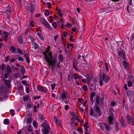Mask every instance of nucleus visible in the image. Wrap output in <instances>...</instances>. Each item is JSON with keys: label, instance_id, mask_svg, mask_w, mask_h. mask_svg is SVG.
<instances>
[{"label": "nucleus", "instance_id": "obj_1", "mask_svg": "<svg viewBox=\"0 0 134 134\" xmlns=\"http://www.w3.org/2000/svg\"><path fill=\"white\" fill-rule=\"evenodd\" d=\"M50 46L48 47L46 51L42 53L44 57V60L49 65H50L51 68L52 69V67L54 66L56 63L57 59L55 58L52 59V52L49 51V48Z\"/></svg>", "mask_w": 134, "mask_h": 134}, {"label": "nucleus", "instance_id": "obj_2", "mask_svg": "<svg viewBox=\"0 0 134 134\" xmlns=\"http://www.w3.org/2000/svg\"><path fill=\"white\" fill-rule=\"evenodd\" d=\"M96 98L95 105L93 107L94 108L95 107V112L97 113L98 115L99 116L101 115L102 114V112L101 111L99 107L98 106L99 105L100 103L99 97L98 95L96 96Z\"/></svg>", "mask_w": 134, "mask_h": 134}, {"label": "nucleus", "instance_id": "obj_3", "mask_svg": "<svg viewBox=\"0 0 134 134\" xmlns=\"http://www.w3.org/2000/svg\"><path fill=\"white\" fill-rule=\"evenodd\" d=\"M121 50L119 51V49H117V50L118 51V54L119 56L123 58V59H126V57L125 51L124 50H121V48H120Z\"/></svg>", "mask_w": 134, "mask_h": 134}, {"label": "nucleus", "instance_id": "obj_4", "mask_svg": "<svg viewBox=\"0 0 134 134\" xmlns=\"http://www.w3.org/2000/svg\"><path fill=\"white\" fill-rule=\"evenodd\" d=\"M41 23L44 25H45L48 29L50 30H52V27L49 24L46 20L44 18H42L41 19Z\"/></svg>", "mask_w": 134, "mask_h": 134}, {"label": "nucleus", "instance_id": "obj_5", "mask_svg": "<svg viewBox=\"0 0 134 134\" xmlns=\"http://www.w3.org/2000/svg\"><path fill=\"white\" fill-rule=\"evenodd\" d=\"M101 79L105 83H108L110 80L109 77L105 73H103Z\"/></svg>", "mask_w": 134, "mask_h": 134}, {"label": "nucleus", "instance_id": "obj_6", "mask_svg": "<svg viewBox=\"0 0 134 134\" xmlns=\"http://www.w3.org/2000/svg\"><path fill=\"white\" fill-rule=\"evenodd\" d=\"M27 9L32 13L35 9V8L33 4H30L26 5Z\"/></svg>", "mask_w": 134, "mask_h": 134}, {"label": "nucleus", "instance_id": "obj_7", "mask_svg": "<svg viewBox=\"0 0 134 134\" xmlns=\"http://www.w3.org/2000/svg\"><path fill=\"white\" fill-rule=\"evenodd\" d=\"M93 78V76L92 74H88L86 77L87 81L89 84L91 83V81L92 80Z\"/></svg>", "mask_w": 134, "mask_h": 134}, {"label": "nucleus", "instance_id": "obj_8", "mask_svg": "<svg viewBox=\"0 0 134 134\" xmlns=\"http://www.w3.org/2000/svg\"><path fill=\"white\" fill-rule=\"evenodd\" d=\"M126 120L127 122L129 124H132V125H133L134 124L133 123V119L131 118V117L128 115H127L126 116Z\"/></svg>", "mask_w": 134, "mask_h": 134}, {"label": "nucleus", "instance_id": "obj_9", "mask_svg": "<svg viewBox=\"0 0 134 134\" xmlns=\"http://www.w3.org/2000/svg\"><path fill=\"white\" fill-rule=\"evenodd\" d=\"M110 115H109L108 118V119L109 121V124H113V122H112V121L114 120V114L113 113H111L110 114Z\"/></svg>", "mask_w": 134, "mask_h": 134}, {"label": "nucleus", "instance_id": "obj_10", "mask_svg": "<svg viewBox=\"0 0 134 134\" xmlns=\"http://www.w3.org/2000/svg\"><path fill=\"white\" fill-rule=\"evenodd\" d=\"M41 126L44 128H48L50 129V127L48 124L47 121L46 120L44 121V122L42 124Z\"/></svg>", "mask_w": 134, "mask_h": 134}, {"label": "nucleus", "instance_id": "obj_11", "mask_svg": "<svg viewBox=\"0 0 134 134\" xmlns=\"http://www.w3.org/2000/svg\"><path fill=\"white\" fill-rule=\"evenodd\" d=\"M96 92H94L92 93L90 95V101L91 103V105H92L94 101V99H93L94 97L95 96Z\"/></svg>", "mask_w": 134, "mask_h": 134}, {"label": "nucleus", "instance_id": "obj_12", "mask_svg": "<svg viewBox=\"0 0 134 134\" xmlns=\"http://www.w3.org/2000/svg\"><path fill=\"white\" fill-rule=\"evenodd\" d=\"M3 81L5 82L4 84L7 88H10L11 87L10 83L11 81L10 80H7L3 79Z\"/></svg>", "mask_w": 134, "mask_h": 134}, {"label": "nucleus", "instance_id": "obj_13", "mask_svg": "<svg viewBox=\"0 0 134 134\" xmlns=\"http://www.w3.org/2000/svg\"><path fill=\"white\" fill-rule=\"evenodd\" d=\"M37 90L43 93H45L47 92L46 90L41 86H39L37 87Z\"/></svg>", "mask_w": 134, "mask_h": 134}, {"label": "nucleus", "instance_id": "obj_14", "mask_svg": "<svg viewBox=\"0 0 134 134\" xmlns=\"http://www.w3.org/2000/svg\"><path fill=\"white\" fill-rule=\"evenodd\" d=\"M133 93V92L132 90H129L126 92L127 95L129 98L132 97Z\"/></svg>", "mask_w": 134, "mask_h": 134}, {"label": "nucleus", "instance_id": "obj_15", "mask_svg": "<svg viewBox=\"0 0 134 134\" xmlns=\"http://www.w3.org/2000/svg\"><path fill=\"white\" fill-rule=\"evenodd\" d=\"M120 124L121 126L124 127L126 126V125L125 123V118L123 117H121L120 120Z\"/></svg>", "mask_w": 134, "mask_h": 134}, {"label": "nucleus", "instance_id": "obj_16", "mask_svg": "<svg viewBox=\"0 0 134 134\" xmlns=\"http://www.w3.org/2000/svg\"><path fill=\"white\" fill-rule=\"evenodd\" d=\"M51 130L48 128H44L42 129L43 134H49V130Z\"/></svg>", "mask_w": 134, "mask_h": 134}, {"label": "nucleus", "instance_id": "obj_17", "mask_svg": "<svg viewBox=\"0 0 134 134\" xmlns=\"http://www.w3.org/2000/svg\"><path fill=\"white\" fill-rule=\"evenodd\" d=\"M79 62H75L74 61L73 62V68H74V69L76 71H80L79 69H77L76 67V66H78V64L79 63Z\"/></svg>", "mask_w": 134, "mask_h": 134}, {"label": "nucleus", "instance_id": "obj_18", "mask_svg": "<svg viewBox=\"0 0 134 134\" xmlns=\"http://www.w3.org/2000/svg\"><path fill=\"white\" fill-rule=\"evenodd\" d=\"M123 65L125 69L126 70L129 66V64L126 61L124 60L123 62Z\"/></svg>", "mask_w": 134, "mask_h": 134}, {"label": "nucleus", "instance_id": "obj_19", "mask_svg": "<svg viewBox=\"0 0 134 134\" xmlns=\"http://www.w3.org/2000/svg\"><path fill=\"white\" fill-rule=\"evenodd\" d=\"M54 121L58 126H61L60 121L58 120V119L55 117L54 118Z\"/></svg>", "mask_w": 134, "mask_h": 134}, {"label": "nucleus", "instance_id": "obj_20", "mask_svg": "<svg viewBox=\"0 0 134 134\" xmlns=\"http://www.w3.org/2000/svg\"><path fill=\"white\" fill-rule=\"evenodd\" d=\"M5 11L6 13H11V7L8 5L5 8Z\"/></svg>", "mask_w": 134, "mask_h": 134}, {"label": "nucleus", "instance_id": "obj_21", "mask_svg": "<svg viewBox=\"0 0 134 134\" xmlns=\"http://www.w3.org/2000/svg\"><path fill=\"white\" fill-rule=\"evenodd\" d=\"M18 41V42L19 44H22L23 43V40L22 36H19Z\"/></svg>", "mask_w": 134, "mask_h": 134}, {"label": "nucleus", "instance_id": "obj_22", "mask_svg": "<svg viewBox=\"0 0 134 134\" xmlns=\"http://www.w3.org/2000/svg\"><path fill=\"white\" fill-rule=\"evenodd\" d=\"M32 44L34 49H36L39 47L38 44L35 42H32Z\"/></svg>", "mask_w": 134, "mask_h": 134}, {"label": "nucleus", "instance_id": "obj_23", "mask_svg": "<svg viewBox=\"0 0 134 134\" xmlns=\"http://www.w3.org/2000/svg\"><path fill=\"white\" fill-rule=\"evenodd\" d=\"M104 124V126L106 131H110V127L108 124L107 123L105 122Z\"/></svg>", "mask_w": 134, "mask_h": 134}, {"label": "nucleus", "instance_id": "obj_24", "mask_svg": "<svg viewBox=\"0 0 134 134\" xmlns=\"http://www.w3.org/2000/svg\"><path fill=\"white\" fill-rule=\"evenodd\" d=\"M7 72L9 73H11L12 72V70L10 69V66L7 65L6 66Z\"/></svg>", "mask_w": 134, "mask_h": 134}, {"label": "nucleus", "instance_id": "obj_25", "mask_svg": "<svg viewBox=\"0 0 134 134\" xmlns=\"http://www.w3.org/2000/svg\"><path fill=\"white\" fill-rule=\"evenodd\" d=\"M67 94L64 91H63V93L62 94V99L66 98L67 97Z\"/></svg>", "mask_w": 134, "mask_h": 134}, {"label": "nucleus", "instance_id": "obj_26", "mask_svg": "<svg viewBox=\"0 0 134 134\" xmlns=\"http://www.w3.org/2000/svg\"><path fill=\"white\" fill-rule=\"evenodd\" d=\"M129 80L132 81L133 82H134V77L132 75L130 74L129 75Z\"/></svg>", "mask_w": 134, "mask_h": 134}, {"label": "nucleus", "instance_id": "obj_27", "mask_svg": "<svg viewBox=\"0 0 134 134\" xmlns=\"http://www.w3.org/2000/svg\"><path fill=\"white\" fill-rule=\"evenodd\" d=\"M24 56L26 58V61L27 63H30L29 58V57L28 56L27 54H24Z\"/></svg>", "mask_w": 134, "mask_h": 134}, {"label": "nucleus", "instance_id": "obj_28", "mask_svg": "<svg viewBox=\"0 0 134 134\" xmlns=\"http://www.w3.org/2000/svg\"><path fill=\"white\" fill-rule=\"evenodd\" d=\"M115 130L116 131H118L119 130V128L118 126V123L116 121L115 122Z\"/></svg>", "mask_w": 134, "mask_h": 134}, {"label": "nucleus", "instance_id": "obj_29", "mask_svg": "<svg viewBox=\"0 0 134 134\" xmlns=\"http://www.w3.org/2000/svg\"><path fill=\"white\" fill-rule=\"evenodd\" d=\"M29 96L27 95L23 97V100L24 102H26L29 99Z\"/></svg>", "mask_w": 134, "mask_h": 134}, {"label": "nucleus", "instance_id": "obj_30", "mask_svg": "<svg viewBox=\"0 0 134 134\" xmlns=\"http://www.w3.org/2000/svg\"><path fill=\"white\" fill-rule=\"evenodd\" d=\"M32 120V118H28L26 119V122L27 124H30L31 123Z\"/></svg>", "mask_w": 134, "mask_h": 134}, {"label": "nucleus", "instance_id": "obj_31", "mask_svg": "<svg viewBox=\"0 0 134 134\" xmlns=\"http://www.w3.org/2000/svg\"><path fill=\"white\" fill-rule=\"evenodd\" d=\"M63 59L64 58L63 55L62 54H60L59 55V61L63 62Z\"/></svg>", "mask_w": 134, "mask_h": 134}, {"label": "nucleus", "instance_id": "obj_32", "mask_svg": "<svg viewBox=\"0 0 134 134\" xmlns=\"http://www.w3.org/2000/svg\"><path fill=\"white\" fill-rule=\"evenodd\" d=\"M3 35L4 37L5 38H8V36L9 35V33L7 31H4L3 32Z\"/></svg>", "mask_w": 134, "mask_h": 134}, {"label": "nucleus", "instance_id": "obj_33", "mask_svg": "<svg viewBox=\"0 0 134 134\" xmlns=\"http://www.w3.org/2000/svg\"><path fill=\"white\" fill-rule=\"evenodd\" d=\"M38 116L39 119L42 120H44V119H45L44 116L41 114H39L38 115Z\"/></svg>", "mask_w": 134, "mask_h": 134}, {"label": "nucleus", "instance_id": "obj_34", "mask_svg": "<svg viewBox=\"0 0 134 134\" xmlns=\"http://www.w3.org/2000/svg\"><path fill=\"white\" fill-rule=\"evenodd\" d=\"M4 124L5 125H8L9 123V121L8 119H6L4 120Z\"/></svg>", "mask_w": 134, "mask_h": 134}, {"label": "nucleus", "instance_id": "obj_35", "mask_svg": "<svg viewBox=\"0 0 134 134\" xmlns=\"http://www.w3.org/2000/svg\"><path fill=\"white\" fill-rule=\"evenodd\" d=\"M37 36L39 37L42 41L44 40L43 37L41 33H38L37 34Z\"/></svg>", "mask_w": 134, "mask_h": 134}, {"label": "nucleus", "instance_id": "obj_36", "mask_svg": "<svg viewBox=\"0 0 134 134\" xmlns=\"http://www.w3.org/2000/svg\"><path fill=\"white\" fill-rule=\"evenodd\" d=\"M66 55L67 58H68V60H70L71 59L72 55L70 53L68 54H66Z\"/></svg>", "mask_w": 134, "mask_h": 134}, {"label": "nucleus", "instance_id": "obj_37", "mask_svg": "<svg viewBox=\"0 0 134 134\" xmlns=\"http://www.w3.org/2000/svg\"><path fill=\"white\" fill-rule=\"evenodd\" d=\"M93 109L92 107H91L90 109V114L91 116H92L93 115Z\"/></svg>", "mask_w": 134, "mask_h": 134}, {"label": "nucleus", "instance_id": "obj_38", "mask_svg": "<svg viewBox=\"0 0 134 134\" xmlns=\"http://www.w3.org/2000/svg\"><path fill=\"white\" fill-rule=\"evenodd\" d=\"M82 89L83 91H86L88 90L87 86L86 85H84L82 87Z\"/></svg>", "mask_w": 134, "mask_h": 134}, {"label": "nucleus", "instance_id": "obj_39", "mask_svg": "<svg viewBox=\"0 0 134 134\" xmlns=\"http://www.w3.org/2000/svg\"><path fill=\"white\" fill-rule=\"evenodd\" d=\"M50 12L48 10L46 9L45 10V12L44 13V15L46 16H47L49 15Z\"/></svg>", "mask_w": 134, "mask_h": 134}, {"label": "nucleus", "instance_id": "obj_40", "mask_svg": "<svg viewBox=\"0 0 134 134\" xmlns=\"http://www.w3.org/2000/svg\"><path fill=\"white\" fill-rule=\"evenodd\" d=\"M127 85L129 87H131L132 85V81L129 80V81L127 82Z\"/></svg>", "mask_w": 134, "mask_h": 134}, {"label": "nucleus", "instance_id": "obj_41", "mask_svg": "<svg viewBox=\"0 0 134 134\" xmlns=\"http://www.w3.org/2000/svg\"><path fill=\"white\" fill-rule=\"evenodd\" d=\"M22 84L25 85L26 86H29V84L27 83L26 81L25 80L23 81L22 82Z\"/></svg>", "mask_w": 134, "mask_h": 134}, {"label": "nucleus", "instance_id": "obj_42", "mask_svg": "<svg viewBox=\"0 0 134 134\" xmlns=\"http://www.w3.org/2000/svg\"><path fill=\"white\" fill-rule=\"evenodd\" d=\"M58 14L61 17H62L63 16V15L62 13V10L60 9H59L58 11Z\"/></svg>", "mask_w": 134, "mask_h": 134}, {"label": "nucleus", "instance_id": "obj_43", "mask_svg": "<svg viewBox=\"0 0 134 134\" xmlns=\"http://www.w3.org/2000/svg\"><path fill=\"white\" fill-rule=\"evenodd\" d=\"M33 106V104L29 103L28 104L26 105V107L27 109H29L31 107Z\"/></svg>", "mask_w": 134, "mask_h": 134}, {"label": "nucleus", "instance_id": "obj_44", "mask_svg": "<svg viewBox=\"0 0 134 134\" xmlns=\"http://www.w3.org/2000/svg\"><path fill=\"white\" fill-rule=\"evenodd\" d=\"M18 60L20 61H23L24 60V58L21 57H20L19 55H18Z\"/></svg>", "mask_w": 134, "mask_h": 134}, {"label": "nucleus", "instance_id": "obj_45", "mask_svg": "<svg viewBox=\"0 0 134 134\" xmlns=\"http://www.w3.org/2000/svg\"><path fill=\"white\" fill-rule=\"evenodd\" d=\"M10 58L9 55L7 56L5 58V60L6 62H8L9 61V58Z\"/></svg>", "mask_w": 134, "mask_h": 134}, {"label": "nucleus", "instance_id": "obj_46", "mask_svg": "<svg viewBox=\"0 0 134 134\" xmlns=\"http://www.w3.org/2000/svg\"><path fill=\"white\" fill-rule=\"evenodd\" d=\"M104 64L105 65V69L107 71H108L109 69L108 65L107 63L106 62Z\"/></svg>", "mask_w": 134, "mask_h": 134}, {"label": "nucleus", "instance_id": "obj_47", "mask_svg": "<svg viewBox=\"0 0 134 134\" xmlns=\"http://www.w3.org/2000/svg\"><path fill=\"white\" fill-rule=\"evenodd\" d=\"M20 76L19 74V73H16L14 74V77L15 78H17Z\"/></svg>", "mask_w": 134, "mask_h": 134}, {"label": "nucleus", "instance_id": "obj_48", "mask_svg": "<svg viewBox=\"0 0 134 134\" xmlns=\"http://www.w3.org/2000/svg\"><path fill=\"white\" fill-rule=\"evenodd\" d=\"M10 49L12 52H15V48L13 46H11Z\"/></svg>", "mask_w": 134, "mask_h": 134}, {"label": "nucleus", "instance_id": "obj_49", "mask_svg": "<svg viewBox=\"0 0 134 134\" xmlns=\"http://www.w3.org/2000/svg\"><path fill=\"white\" fill-rule=\"evenodd\" d=\"M88 124V122H86L85 123V124H84V127H85V128L86 129H88L89 127L87 126V125Z\"/></svg>", "mask_w": 134, "mask_h": 134}, {"label": "nucleus", "instance_id": "obj_50", "mask_svg": "<svg viewBox=\"0 0 134 134\" xmlns=\"http://www.w3.org/2000/svg\"><path fill=\"white\" fill-rule=\"evenodd\" d=\"M100 102L101 104H104V97H102L100 98Z\"/></svg>", "mask_w": 134, "mask_h": 134}, {"label": "nucleus", "instance_id": "obj_51", "mask_svg": "<svg viewBox=\"0 0 134 134\" xmlns=\"http://www.w3.org/2000/svg\"><path fill=\"white\" fill-rule=\"evenodd\" d=\"M18 53L20 54H23V51L22 50L20 49L19 48H18Z\"/></svg>", "mask_w": 134, "mask_h": 134}, {"label": "nucleus", "instance_id": "obj_52", "mask_svg": "<svg viewBox=\"0 0 134 134\" xmlns=\"http://www.w3.org/2000/svg\"><path fill=\"white\" fill-rule=\"evenodd\" d=\"M33 125L34 127L36 128L37 127V123L36 121H33Z\"/></svg>", "mask_w": 134, "mask_h": 134}, {"label": "nucleus", "instance_id": "obj_53", "mask_svg": "<svg viewBox=\"0 0 134 134\" xmlns=\"http://www.w3.org/2000/svg\"><path fill=\"white\" fill-rule=\"evenodd\" d=\"M30 31V28L29 27L27 29L25 34L24 35L25 36H27V32L28 31Z\"/></svg>", "mask_w": 134, "mask_h": 134}, {"label": "nucleus", "instance_id": "obj_54", "mask_svg": "<svg viewBox=\"0 0 134 134\" xmlns=\"http://www.w3.org/2000/svg\"><path fill=\"white\" fill-rule=\"evenodd\" d=\"M5 65L4 64H3L2 65L1 67L2 70H3L4 69L5 67Z\"/></svg>", "mask_w": 134, "mask_h": 134}, {"label": "nucleus", "instance_id": "obj_55", "mask_svg": "<svg viewBox=\"0 0 134 134\" xmlns=\"http://www.w3.org/2000/svg\"><path fill=\"white\" fill-rule=\"evenodd\" d=\"M73 36L72 35H70V37L69 40L71 42L74 41L72 39V38H73Z\"/></svg>", "mask_w": 134, "mask_h": 134}, {"label": "nucleus", "instance_id": "obj_56", "mask_svg": "<svg viewBox=\"0 0 134 134\" xmlns=\"http://www.w3.org/2000/svg\"><path fill=\"white\" fill-rule=\"evenodd\" d=\"M66 26L68 28L71 27L72 26V25L70 24L67 23L66 24Z\"/></svg>", "mask_w": 134, "mask_h": 134}, {"label": "nucleus", "instance_id": "obj_57", "mask_svg": "<svg viewBox=\"0 0 134 134\" xmlns=\"http://www.w3.org/2000/svg\"><path fill=\"white\" fill-rule=\"evenodd\" d=\"M55 86V84H53L51 85V88L52 90H54Z\"/></svg>", "mask_w": 134, "mask_h": 134}, {"label": "nucleus", "instance_id": "obj_58", "mask_svg": "<svg viewBox=\"0 0 134 134\" xmlns=\"http://www.w3.org/2000/svg\"><path fill=\"white\" fill-rule=\"evenodd\" d=\"M10 112L12 114V116H13L14 115V113H13L14 112V110L13 109H11L10 110Z\"/></svg>", "mask_w": 134, "mask_h": 134}, {"label": "nucleus", "instance_id": "obj_59", "mask_svg": "<svg viewBox=\"0 0 134 134\" xmlns=\"http://www.w3.org/2000/svg\"><path fill=\"white\" fill-rule=\"evenodd\" d=\"M30 38L32 43L34 42V40L33 37L32 36H30Z\"/></svg>", "mask_w": 134, "mask_h": 134}, {"label": "nucleus", "instance_id": "obj_60", "mask_svg": "<svg viewBox=\"0 0 134 134\" xmlns=\"http://www.w3.org/2000/svg\"><path fill=\"white\" fill-rule=\"evenodd\" d=\"M116 103L115 102L113 101L111 102V106H114L115 105Z\"/></svg>", "mask_w": 134, "mask_h": 134}, {"label": "nucleus", "instance_id": "obj_61", "mask_svg": "<svg viewBox=\"0 0 134 134\" xmlns=\"http://www.w3.org/2000/svg\"><path fill=\"white\" fill-rule=\"evenodd\" d=\"M52 26L54 27V28H55L57 27V25L56 22H54L52 24Z\"/></svg>", "mask_w": 134, "mask_h": 134}, {"label": "nucleus", "instance_id": "obj_62", "mask_svg": "<svg viewBox=\"0 0 134 134\" xmlns=\"http://www.w3.org/2000/svg\"><path fill=\"white\" fill-rule=\"evenodd\" d=\"M65 54H66V55L70 53L67 50L66 48L65 49Z\"/></svg>", "mask_w": 134, "mask_h": 134}, {"label": "nucleus", "instance_id": "obj_63", "mask_svg": "<svg viewBox=\"0 0 134 134\" xmlns=\"http://www.w3.org/2000/svg\"><path fill=\"white\" fill-rule=\"evenodd\" d=\"M8 76V74L7 73H5L4 75V77L5 79H7Z\"/></svg>", "mask_w": 134, "mask_h": 134}, {"label": "nucleus", "instance_id": "obj_64", "mask_svg": "<svg viewBox=\"0 0 134 134\" xmlns=\"http://www.w3.org/2000/svg\"><path fill=\"white\" fill-rule=\"evenodd\" d=\"M32 27H34L35 26V24L34 23L33 21H31L30 23Z\"/></svg>", "mask_w": 134, "mask_h": 134}]
</instances>
